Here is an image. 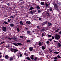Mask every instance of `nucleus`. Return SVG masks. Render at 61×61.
I'll list each match as a JSON object with an SVG mask.
<instances>
[{"label":"nucleus","instance_id":"dca6fc26","mask_svg":"<svg viewBox=\"0 0 61 61\" xmlns=\"http://www.w3.org/2000/svg\"><path fill=\"white\" fill-rule=\"evenodd\" d=\"M46 15H47L46 16H45V17H47V16H49L50 15H49V14L47 13H46Z\"/></svg>","mask_w":61,"mask_h":61},{"label":"nucleus","instance_id":"1a4fd4ad","mask_svg":"<svg viewBox=\"0 0 61 61\" xmlns=\"http://www.w3.org/2000/svg\"><path fill=\"white\" fill-rule=\"evenodd\" d=\"M30 50V51H33V48L32 47H30L29 48Z\"/></svg>","mask_w":61,"mask_h":61},{"label":"nucleus","instance_id":"c9c22d12","mask_svg":"<svg viewBox=\"0 0 61 61\" xmlns=\"http://www.w3.org/2000/svg\"><path fill=\"white\" fill-rule=\"evenodd\" d=\"M45 5L46 7H47L48 6V4H47V3H45Z\"/></svg>","mask_w":61,"mask_h":61},{"label":"nucleus","instance_id":"b1692460","mask_svg":"<svg viewBox=\"0 0 61 61\" xmlns=\"http://www.w3.org/2000/svg\"><path fill=\"white\" fill-rule=\"evenodd\" d=\"M19 56L21 57L22 56H23V54L21 53H19Z\"/></svg>","mask_w":61,"mask_h":61},{"label":"nucleus","instance_id":"0eeeda50","mask_svg":"<svg viewBox=\"0 0 61 61\" xmlns=\"http://www.w3.org/2000/svg\"><path fill=\"white\" fill-rule=\"evenodd\" d=\"M51 25V23H48V27L47 28L48 29V28H49V26H50V25Z\"/></svg>","mask_w":61,"mask_h":61},{"label":"nucleus","instance_id":"393cba45","mask_svg":"<svg viewBox=\"0 0 61 61\" xmlns=\"http://www.w3.org/2000/svg\"><path fill=\"white\" fill-rule=\"evenodd\" d=\"M42 31L44 32V31H46V30L45 29H43L42 30Z\"/></svg>","mask_w":61,"mask_h":61},{"label":"nucleus","instance_id":"6e6d98bb","mask_svg":"<svg viewBox=\"0 0 61 61\" xmlns=\"http://www.w3.org/2000/svg\"><path fill=\"white\" fill-rule=\"evenodd\" d=\"M49 51L50 52H52V50H51L50 49H49Z\"/></svg>","mask_w":61,"mask_h":61},{"label":"nucleus","instance_id":"f704fd0d","mask_svg":"<svg viewBox=\"0 0 61 61\" xmlns=\"http://www.w3.org/2000/svg\"><path fill=\"white\" fill-rule=\"evenodd\" d=\"M17 30L18 32H19V31H20V30H19V29L18 28H17Z\"/></svg>","mask_w":61,"mask_h":61},{"label":"nucleus","instance_id":"4468645a","mask_svg":"<svg viewBox=\"0 0 61 61\" xmlns=\"http://www.w3.org/2000/svg\"><path fill=\"white\" fill-rule=\"evenodd\" d=\"M10 61H12V60H13V57H10Z\"/></svg>","mask_w":61,"mask_h":61},{"label":"nucleus","instance_id":"bb28decb","mask_svg":"<svg viewBox=\"0 0 61 61\" xmlns=\"http://www.w3.org/2000/svg\"><path fill=\"white\" fill-rule=\"evenodd\" d=\"M58 59V58L56 57H54V59L55 60H57V59Z\"/></svg>","mask_w":61,"mask_h":61},{"label":"nucleus","instance_id":"ddd939ff","mask_svg":"<svg viewBox=\"0 0 61 61\" xmlns=\"http://www.w3.org/2000/svg\"><path fill=\"white\" fill-rule=\"evenodd\" d=\"M20 23L21 25H24V23H23V21H20Z\"/></svg>","mask_w":61,"mask_h":61},{"label":"nucleus","instance_id":"412c9836","mask_svg":"<svg viewBox=\"0 0 61 61\" xmlns=\"http://www.w3.org/2000/svg\"><path fill=\"white\" fill-rule=\"evenodd\" d=\"M26 58L28 60H30V58L29 57H27Z\"/></svg>","mask_w":61,"mask_h":61},{"label":"nucleus","instance_id":"5fc2aeb1","mask_svg":"<svg viewBox=\"0 0 61 61\" xmlns=\"http://www.w3.org/2000/svg\"><path fill=\"white\" fill-rule=\"evenodd\" d=\"M15 37H14L12 38L14 40H15Z\"/></svg>","mask_w":61,"mask_h":61},{"label":"nucleus","instance_id":"3c124183","mask_svg":"<svg viewBox=\"0 0 61 61\" xmlns=\"http://www.w3.org/2000/svg\"><path fill=\"white\" fill-rule=\"evenodd\" d=\"M38 13H40V12H41V11H40V10H38Z\"/></svg>","mask_w":61,"mask_h":61},{"label":"nucleus","instance_id":"4c0bfd02","mask_svg":"<svg viewBox=\"0 0 61 61\" xmlns=\"http://www.w3.org/2000/svg\"><path fill=\"white\" fill-rule=\"evenodd\" d=\"M4 23H5V24H6L7 25H8V23L6 22H5Z\"/></svg>","mask_w":61,"mask_h":61},{"label":"nucleus","instance_id":"f8f14e48","mask_svg":"<svg viewBox=\"0 0 61 61\" xmlns=\"http://www.w3.org/2000/svg\"><path fill=\"white\" fill-rule=\"evenodd\" d=\"M33 9H34V7L32 6H31L30 8V9H29V10H33Z\"/></svg>","mask_w":61,"mask_h":61},{"label":"nucleus","instance_id":"e433bc0d","mask_svg":"<svg viewBox=\"0 0 61 61\" xmlns=\"http://www.w3.org/2000/svg\"><path fill=\"white\" fill-rule=\"evenodd\" d=\"M36 8L37 9H40V7L39 6H37L36 7Z\"/></svg>","mask_w":61,"mask_h":61},{"label":"nucleus","instance_id":"f257e3e1","mask_svg":"<svg viewBox=\"0 0 61 61\" xmlns=\"http://www.w3.org/2000/svg\"><path fill=\"white\" fill-rule=\"evenodd\" d=\"M11 51L12 52L16 53L17 51H18V50L12 48H11Z\"/></svg>","mask_w":61,"mask_h":61},{"label":"nucleus","instance_id":"79ce46f5","mask_svg":"<svg viewBox=\"0 0 61 61\" xmlns=\"http://www.w3.org/2000/svg\"><path fill=\"white\" fill-rule=\"evenodd\" d=\"M20 38H23V39L24 38V37H23V36H20Z\"/></svg>","mask_w":61,"mask_h":61},{"label":"nucleus","instance_id":"20e7f679","mask_svg":"<svg viewBox=\"0 0 61 61\" xmlns=\"http://www.w3.org/2000/svg\"><path fill=\"white\" fill-rule=\"evenodd\" d=\"M39 55H42V56H44V54H43V52L42 51H40L39 52Z\"/></svg>","mask_w":61,"mask_h":61},{"label":"nucleus","instance_id":"37998d69","mask_svg":"<svg viewBox=\"0 0 61 61\" xmlns=\"http://www.w3.org/2000/svg\"><path fill=\"white\" fill-rule=\"evenodd\" d=\"M52 8H51L50 9V11H52Z\"/></svg>","mask_w":61,"mask_h":61},{"label":"nucleus","instance_id":"de8ad7c7","mask_svg":"<svg viewBox=\"0 0 61 61\" xmlns=\"http://www.w3.org/2000/svg\"><path fill=\"white\" fill-rule=\"evenodd\" d=\"M49 41H51L52 40V39H49Z\"/></svg>","mask_w":61,"mask_h":61},{"label":"nucleus","instance_id":"f3484780","mask_svg":"<svg viewBox=\"0 0 61 61\" xmlns=\"http://www.w3.org/2000/svg\"><path fill=\"white\" fill-rule=\"evenodd\" d=\"M45 48L46 47H45V46H42V50H44V49H45Z\"/></svg>","mask_w":61,"mask_h":61},{"label":"nucleus","instance_id":"473e14b6","mask_svg":"<svg viewBox=\"0 0 61 61\" xmlns=\"http://www.w3.org/2000/svg\"><path fill=\"white\" fill-rule=\"evenodd\" d=\"M58 46L59 47H60L61 46V44H60V43H58Z\"/></svg>","mask_w":61,"mask_h":61},{"label":"nucleus","instance_id":"49530a36","mask_svg":"<svg viewBox=\"0 0 61 61\" xmlns=\"http://www.w3.org/2000/svg\"><path fill=\"white\" fill-rule=\"evenodd\" d=\"M49 41H46V43L47 44H49Z\"/></svg>","mask_w":61,"mask_h":61},{"label":"nucleus","instance_id":"7c9ffc66","mask_svg":"<svg viewBox=\"0 0 61 61\" xmlns=\"http://www.w3.org/2000/svg\"><path fill=\"white\" fill-rule=\"evenodd\" d=\"M10 25L11 26H14V25L13 24H10Z\"/></svg>","mask_w":61,"mask_h":61},{"label":"nucleus","instance_id":"680f3d73","mask_svg":"<svg viewBox=\"0 0 61 61\" xmlns=\"http://www.w3.org/2000/svg\"><path fill=\"white\" fill-rule=\"evenodd\" d=\"M32 33H33V34H35V33H34V31H32Z\"/></svg>","mask_w":61,"mask_h":61},{"label":"nucleus","instance_id":"2eb2a0df","mask_svg":"<svg viewBox=\"0 0 61 61\" xmlns=\"http://www.w3.org/2000/svg\"><path fill=\"white\" fill-rule=\"evenodd\" d=\"M40 4L41 5H45L44 2H41Z\"/></svg>","mask_w":61,"mask_h":61},{"label":"nucleus","instance_id":"a18cd8bd","mask_svg":"<svg viewBox=\"0 0 61 61\" xmlns=\"http://www.w3.org/2000/svg\"><path fill=\"white\" fill-rule=\"evenodd\" d=\"M59 30V29H58L57 30H56V32H58V31Z\"/></svg>","mask_w":61,"mask_h":61},{"label":"nucleus","instance_id":"13d9d810","mask_svg":"<svg viewBox=\"0 0 61 61\" xmlns=\"http://www.w3.org/2000/svg\"><path fill=\"white\" fill-rule=\"evenodd\" d=\"M7 16H8L7 15H5V17H7Z\"/></svg>","mask_w":61,"mask_h":61},{"label":"nucleus","instance_id":"58836bf2","mask_svg":"<svg viewBox=\"0 0 61 61\" xmlns=\"http://www.w3.org/2000/svg\"><path fill=\"white\" fill-rule=\"evenodd\" d=\"M7 4L8 6H10V4L9 3H7Z\"/></svg>","mask_w":61,"mask_h":61},{"label":"nucleus","instance_id":"bf43d9fd","mask_svg":"<svg viewBox=\"0 0 61 61\" xmlns=\"http://www.w3.org/2000/svg\"><path fill=\"white\" fill-rule=\"evenodd\" d=\"M28 29V28H26L25 29V30H27Z\"/></svg>","mask_w":61,"mask_h":61},{"label":"nucleus","instance_id":"72a5a7b5","mask_svg":"<svg viewBox=\"0 0 61 61\" xmlns=\"http://www.w3.org/2000/svg\"><path fill=\"white\" fill-rule=\"evenodd\" d=\"M41 17H46V15H42V16H41Z\"/></svg>","mask_w":61,"mask_h":61},{"label":"nucleus","instance_id":"423d86ee","mask_svg":"<svg viewBox=\"0 0 61 61\" xmlns=\"http://www.w3.org/2000/svg\"><path fill=\"white\" fill-rule=\"evenodd\" d=\"M27 34L28 35H31L32 34H30V33H31V32L29 31V30H27Z\"/></svg>","mask_w":61,"mask_h":61},{"label":"nucleus","instance_id":"338daca9","mask_svg":"<svg viewBox=\"0 0 61 61\" xmlns=\"http://www.w3.org/2000/svg\"><path fill=\"white\" fill-rule=\"evenodd\" d=\"M4 42H1V44H3V43H4Z\"/></svg>","mask_w":61,"mask_h":61},{"label":"nucleus","instance_id":"69168bd1","mask_svg":"<svg viewBox=\"0 0 61 61\" xmlns=\"http://www.w3.org/2000/svg\"><path fill=\"white\" fill-rule=\"evenodd\" d=\"M59 34H61V31L60 32H59Z\"/></svg>","mask_w":61,"mask_h":61},{"label":"nucleus","instance_id":"9b49d317","mask_svg":"<svg viewBox=\"0 0 61 61\" xmlns=\"http://www.w3.org/2000/svg\"><path fill=\"white\" fill-rule=\"evenodd\" d=\"M26 23L27 24H29V25H30V24H31V22L29 21H27L26 22Z\"/></svg>","mask_w":61,"mask_h":61},{"label":"nucleus","instance_id":"ea45409f","mask_svg":"<svg viewBox=\"0 0 61 61\" xmlns=\"http://www.w3.org/2000/svg\"><path fill=\"white\" fill-rule=\"evenodd\" d=\"M17 45H22V44L19 43H17Z\"/></svg>","mask_w":61,"mask_h":61},{"label":"nucleus","instance_id":"39448f33","mask_svg":"<svg viewBox=\"0 0 61 61\" xmlns=\"http://www.w3.org/2000/svg\"><path fill=\"white\" fill-rule=\"evenodd\" d=\"M2 29L3 31H5L6 30V28L5 27H3L2 28Z\"/></svg>","mask_w":61,"mask_h":61},{"label":"nucleus","instance_id":"09e8293b","mask_svg":"<svg viewBox=\"0 0 61 61\" xmlns=\"http://www.w3.org/2000/svg\"><path fill=\"white\" fill-rule=\"evenodd\" d=\"M48 36L49 37H51V35H48Z\"/></svg>","mask_w":61,"mask_h":61},{"label":"nucleus","instance_id":"0e129e2a","mask_svg":"<svg viewBox=\"0 0 61 61\" xmlns=\"http://www.w3.org/2000/svg\"><path fill=\"white\" fill-rule=\"evenodd\" d=\"M37 28H39V26H37Z\"/></svg>","mask_w":61,"mask_h":61},{"label":"nucleus","instance_id":"f03ea898","mask_svg":"<svg viewBox=\"0 0 61 61\" xmlns=\"http://www.w3.org/2000/svg\"><path fill=\"white\" fill-rule=\"evenodd\" d=\"M60 38V36H59L57 34L56 35L55 38L56 39H59Z\"/></svg>","mask_w":61,"mask_h":61},{"label":"nucleus","instance_id":"a211bd4d","mask_svg":"<svg viewBox=\"0 0 61 61\" xmlns=\"http://www.w3.org/2000/svg\"><path fill=\"white\" fill-rule=\"evenodd\" d=\"M10 18H11L12 20H13L14 18V17H13V16H11L10 17Z\"/></svg>","mask_w":61,"mask_h":61},{"label":"nucleus","instance_id":"cd10ccee","mask_svg":"<svg viewBox=\"0 0 61 61\" xmlns=\"http://www.w3.org/2000/svg\"><path fill=\"white\" fill-rule=\"evenodd\" d=\"M8 57V55H6L5 56V59H7Z\"/></svg>","mask_w":61,"mask_h":61},{"label":"nucleus","instance_id":"5701e85b","mask_svg":"<svg viewBox=\"0 0 61 61\" xmlns=\"http://www.w3.org/2000/svg\"><path fill=\"white\" fill-rule=\"evenodd\" d=\"M54 54H59V52H57V51L54 52Z\"/></svg>","mask_w":61,"mask_h":61},{"label":"nucleus","instance_id":"4be33fe9","mask_svg":"<svg viewBox=\"0 0 61 61\" xmlns=\"http://www.w3.org/2000/svg\"><path fill=\"white\" fill-rule=\"evenodd\" d=\"M39 46H42V43L40 42L39 43Z\"/></svg>","mask_w":61,"mask_h":61},{"label":"nucleus","instance_id":"a19ab883","mask_svg":"<svg viewBox=\"0 0 61 61\" xmlns=\"http://www.w3.org/2000/svg\"><path fill=\"white\" fill-rule=\"evenodd\" d=\"M11 19H10V20L8 19V22H10V21H11Z\"/></svg>","mask_w":61,"mask_h":61},{"label":"nucleus","instance_id":"052dcab7","mask_svg":"<svg viewBox=\"0 0 61 61\" xmlns=\"http://www.w3.org/2000/svg\"><path fill=\"white\" fill-rule=\"evenodd\" d=\"M58 4H59V5H60V3L59 2Z\"/></svg>","mask_w":61,"mask_h":61},{"label":"nucleus","instance_id":"e2e57ef3","mask_svg":"<svg viewBox=\"0 0 61 61\" xmlns=\"http://www.w3.org/2000/svg\"><path fill=\"white\" fill-rule=\"evenodd\" d=\"M2 57V55H0V58Z\"/></svg>","mask_w":61,"mask_h":61},{"label":"nucleus","instance_id":"a878e982","mask_svg":"<svg viewBox=\"0 0 61 61\" xmlns=\"http://www.w3.org/2000/svg\"><path fill=\"white\" fill-rule=\"evenodd\" d=\"M30 13L31 14H33V11H32V10L30 11Z\"/></svg>","mask_w":61,"mask_h":61},{"label":"nucleus","instance_id":"6e6552de","mask_svg":"<svg viewBox=\"0 0 61 61\" xmlns=\"http://www.w3.org/2000/svg\"><path fill=\"white\" fill-rule=\"evenodd\" d=\"M30 58V59H32V60L34 59V55H31Z\"/></svg>","mask_w":61,"mask_h":61},{"label":"nucleus","instance_id":"9d476101","mask_svg":"<svg viewBox=\"0 0 61 61\" xmlns=\"http://www.w3.org/2000/svg\"><path fill=\"white\" fill-rule=\"evenodd\" d=\"M48 21H46L45 22H44L43 23V25H45V24H47V23H48Z\"/></svg>","mask_w":61,"mask_h":61},{"label":"nucleus","instance_id":"603ef678","mask_svg":"<svg viewBox=\"0 0 61 61\" xmlns=\"http://www.w3.org/2000/svg\"><path fill=\"white\" fill-rule=\"evenodd\" d=\"M42 36L43 37V36H45V35H44V34H42Z\"/></svg>","mask_w":61,"mask_h":61},{"label":"nucleus","instance_id":"2f4dec72","mask_svg":"<svg viewBox=\"0 0 61 61\" xmlns=\"http://www.w3.org/2000/svg\"><path fill=\"white\" fill-rule=\"evenodd\" d=\"M57 57L58 58H61V57H60V56L59 55H58L57 56Z\"/></svg>","mask_w":61,"mask_h":61},{"label":"nucleus","instance_id":"c756f323","mask_svg":"<svg viewBox=\"0 0 61 61\" xmlns=\"http://www.w3.org/2000/svg\"><path fill=\"white\" fill-rule=\"evenodd\" d=\"M27 42H31V40H27Z\"/></svg>","mask_w":61,"mask_h":61},{"label":"nucleus","instance_id":"aec40b11","mask_svg":"<svg viewBox=\"0 0 61 61\" xmlns=\"http://www.w3.org/2000/svg\"><path fill=\"white\" fill-rule=\"evenodd\" d=\"M24 55L25 56H28V54H27V53H26V52H25L24 53Z\"/></svg>","mask_w":61,"mask_h":61},{"label":"nucleus","instance_id":"c85d7f7f","mask_svg":"<svg viewBox=\"0 0 61 61\" xmlns=\"http://www.w3.org/2000/svg\"><path fill=\"white\" fill-rule=\"evenodd\" d=\"M14 45H15V46H18V45H17V44L16 43H14Z\"/></svg>","mask_w":61,"mask_h":61},{"label":"nucleus","instance_id":"8fccbe9b","mask_svg":"<svg viewBox=\"0 0 61 61\" xmlns=\"http://www.w3.org/2000/svg\"><path fill=\"white\" fill-rule=\"evenodd\" d=\"M41 18H39V20H41Z\"/></svg>","mask_w":61,"mask_h":61},{"label":"nucleus","instance_id":"7ed1b4c3","mask_svg":"<svg viewBox=\"0 0 61 61\" xmlns=\"http://www.w3.org/2000/svg\"><path fill=\"white\" fill-rule=\"evenodd\" d=\"M53 5L55 9L56 10L57 9L58 7H57V4H54Z\"/></svg>","mask_w":61,"mask_h":61},{"label":"nucleus","instance_id":"6ab92c4d","mask_svg":"<svg viewBox=\"0 0 61 61\" xmlns=\"http://www.w3.org/2000/svg\"><path fill=\"white\" fill-rule=\"evenodd\" d=\"M34 60H35V61H38V59L37 58H35L34 59Z\"/></svg>","mask_w":61,"mask_h":61},{"label":"nucleus","instance_id":"c03bdc74","mask_svg":"<svg viewBox=\"0 0 61 61\" xmlns=\"http://www.w3.org/2000/svg\"><path fill=\"white\" fill-rule=\"evenodd\" d=\"M8 38L9 39H10V40H12V39L11 38Z\"/></svg>","mask_w":61,"mask_h":61},{"label":"nucleus","instance_id":"774afa93","mask_svg":"<svg viewBox=\"0 0 61 61\" xmlns=\"http://www.w3.org/2000/svg\"><path fill=\"white\" fill-rule=\"evenodd\" d=\"M54 61H58L56 60H54Z\"/></svg>","mask_w":61,"mask_h":61},{"label":"nucleus","instance_id":"4d7b16f0","mask_svg":"<svg viewBox=\"0 0 61 61\" xmlns=\"http://www.w3.org/2000/svg\"><path fill=\"white\" fill-rule=\"evenodd\" d=\"M15 41H17V38H15Z\"/></svg>","mask_w":61,"mask_h":61},{"label":"nucleus","instance_id":"864d4df0","mask_svg":"<svg viewBox=\"0 0 61 61\" xmlns=\"http://www.w3.org/2000/svg\"><path fill=\"white\" fill-rule=\"evenodd\" d=\"M52 39H54V37L53 36H52Z\"/></svg>","mask_w":61,"mask_h":61}]
</instances>
